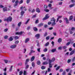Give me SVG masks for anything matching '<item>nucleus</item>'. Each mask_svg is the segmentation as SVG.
Segmentation results:
<instances>
[{
	"instance_id": "f257e3e1",
	"label": "nucleus",
	"mask_w": 75,
	"mask_h": 75,
	"mask_svg": "<svg viewBox=\"0 0 75 75\" xmlns=\"http://www.w3.org/2000/svg\"><path fill=\"white\" fill-rule=\"evenodd\" d=\"M12 19L13 18L12 17H9L6 19V21H7V22H8V21H10L11 22V21H12Z\"/></svg>"
},
{
	"instance_id": "f03ea898",
	"label": "nucleus",
	"mask_w": 75,
	"mask_h": 75,
	"mask_svg": "<svg viewBox=\"0 0 75 75\" xmlns=\"http://www.w3.org/2000/svg\"><path fill=\"white\" fill-rule=\"evenodd\" d=\"M48 14H47L46 15V17L45 18H43L42 19V20L43 21H44V20H47V19H48V18H49V16H48Z\"/></svg>"
},
{
	"instance_id": "7ed1b4c3",
	"label": "nucleus",
	"mask_w": 75,
	"mask_h": 75,
	"mask_svg": "<svg viewBox=\"0 0 75 75\" xmlns=\"http://www.w3.org/2000/svg\"><path fill=\"white\" fill-rule=\"evenodd\" d=\"M49 67L50 68H52V64H51V62L50 61H49Z\"/></svg>"
},
{
	"instance_id": "20e7f679",
	"label": "nucleus",
	"mask_w": 75,
	"mask_h": 75,
	"mask_svg": "<svg viewBox=\"0 0 75 75\" xmlns=\"http://www.w3.org/2000/svg\"><path fill=\"white\" fill-rule=\"evenodd\" d=\"M55 57H53L52 58V59L51 60L49 59V61H50V62H54V61H55Z\"/></svg>"
},
{
	"instance_id": "39448f33",
	"label": "nucleus",
	"mask_w": 75,
	"mask_h": 75,
	"mask_svg": "<svg viewBox=\"0 0 75 75\" xmlns=\"http://www.w3.org/2000/svg\"><path fill=\"white\" fill-rule=\"evenodd\" d=\"M18 0H16L15 2V4L14 5V6L15 7L16 6H17V5H18Z\"/></svg>"
},
{
	"instance_id": "423d86ee",
	"label": "nucleus",
	"mask_w": 75,
	"mask_h": 75,
	"mask_svg": "<svg viewBox=\"0 0 75 75\" xmlns=\"http://www.w3.org/2000/svg\"><path fill=\"white\" fill-rule=\"evenodd\" d=\"M40 34H37L35 36V37L37 39H38L39 38H40Z\"/></svg>"
},
{
	"instance_id": "0eeeda50",
	"label": "nucleus",
	"mask_w": 75,
	"mask_h": 75,
	"mask_svg": "<svg viewBox=\"0 0 75 75\" xmlns=\"http://www.w3.org/2000/svg\"><path fill=\"white\" fill-rule=\"evenodd\" d=\"M7 11V7H5L3 8V11L5 12V11Z\"/></svg>"
},
{
	"instance_id": "6e6552de",
	"label": "nucleus",
	"mask_w": 75,
	"mask_h": 75,
	"mask_svg": "<svg viewBox=\"0 0 75 75\" xmlns=\"http://www.w3.org/2000/svg\"><path fill=\"white\" fill-rule=\"evenodd\" d=\"M16 47H17V45H13L11 46V48H16Z\"/></svg>"
},
{
	"instance_id": "1a4fd4ad",
	"label": "nucleus",
	"mask_w": 75,
	"mask_h": 75,
	"mask_svg": "<svg viewBox=\"0 0 75 75\" xmlns=\"http://www.w3.org/2000/svg\"><path fill=\"white\" fill-rule=\"evenodd\" d=\"M23 34V32L22 31L20 32V33L18 32H16V34L17 35V34H18V35H21Z\"/></svg>"
},
{
	"instance_id": "9d476101",
	"label": "nucleus",
	"mask_w": 75,
	"mask_h": 75,
	"mask_svg": "<svg viewBox=\"0 0 75 75\" xmlns=\"http://www.w3.org/2000/svg\"><path fill=\"white\" fill-rule=\"evenodd\" d=\"M34 59H35V57L34 56H33L30 59V61L31 62H32V61H33L34 60Z\"/></svg>"
},
{
	"instance_id": "9b49d317",
	"label": "nucleus",
	"mask_w": 75,
	"mask_h": 75,
	"mask_svg": "<svg viewBox=\"0 0 75 75\" xmlns=\"http://www.w3.org/2000/svg\"><path fill=\"white\" fill-rule=\"evenodd\" d=\"M75 6V3H74L73 4L70 5L69 6V7L70 8H71V7H74V6Z\"/></svg>"
},
{
	"instance_id": "f8f14e48",
	"label": "nucleus",
	"mask_w": 75,
	"mask_h": 75,
	"mask_svg": "<svg viewBox=\"0 0 75 75\" xmlns=\"http://www.w3.org/2000/svg\"><path fill=\"white\" fill-rule=\"evenodd\" d=\"M75 52V51L72 50L70 53L69 55H72L73 54H74Z\"/></svg>"
},
{
	"instance_id": "ddd939ff",
	"label": "nucleus",
	"mask_w": 75,
	"mask_h": 75,
	"mask_svg": "<svg viewBox=\"0 0 75 75\" xmlns=\"http://www.w3.org/2000/svg\"><path fill=\"white\" fill-rule=\"evenodd\" d=\"M36 11H37V13H40V9L38 8H37L36 9Z\"/></svg>"
},
{
	"instance_id": "4468645a",
	"label": "nucleus",
	"mask_w": 75,
	"mask_h": 75,
	"mask_svg": "<svg viewBox=\"0 0 75 75\" xmlns=\"http://www.w3.org/2000/svg\"><path fill=\"white\" fill-rule=\"evenodd\" d=\"M55 19L54 18H52L51 19V21H53V22H55Z\"/></svg>"
},
{
	"instance_id": "2eb2a0df",
	"label": "nucleus",
	"mask_w": 75,
	"mask_h": 75,
	"mask_svg": "<svg viewBox=\"0 0 75 75\" xmlns=\"http://www.w3.org/2000/svg\"><path fill=\"white\" fill-rule=\"evenodd\" d=\"M55 25H56L55 22H53L52 23L51 25H52V26H55Z\"/></svg>"
},
{
	"instance_id": "dca6fc26",
	"label": "nucleus",
	"mask_w": 75,
	"mask_h": 75,
	"mask_svg": "<svg viewBox=\"0 0 75 75\" xmlns=\"http://www.w3.org/2000/svg\"><path fill=\"white\" fill-rule=\"evenodd\" d=\"M25 13V12L24 11H22L21 13V16H23V15H24V14Z\"/></svg>"
},
{
	"instance_id": "f3484780",
	"label": "nucleus",
	"mask_w": 75,
	"mask_h": 75,
	"mask_svg": "<svg viewBox=\"0 0 75 75\" xmlns=\"http://www.w3.org/2000/svg\"><path fill=\"white\" fill-rule=\"evenodd\" d=\"M32 66L33 68H35V63H34V62H32Z\"/></svg>"
},
{
	"instance_id": "a211bd4d",
	"label": "nucleus",
	"mask_w": 75,
	"mask_h": 75,
	"mask_svg": "<svg viewBox=\"0 0 75 75\" xmlns=\"http://www.w3.org/2000/svg\"><path fill=\"white\" fill-rule=\"evenodd\" d=\"M13 66H11V67H10L9 69V71L10 72H11V71H12V68H13Z\"/></svg>"
},
{
	"instance_id": "6ab92c4d",
	"label": "nucleus",
	"mask_w": 75,
	"mask_h": 75,
	"mask_svg": "<svg viewBox=\"0 0 75 75\" xmlns=\"http://www.w3.org/2000/svg\"><path fill=\"white\" fill-rule=\"evenodd\" d=\"M64 20H65L66 22V23H69V22H68V19H67V18H64Z\"/></svg>"
},
{
	"instance_id": "aec40b11",
	"label": "nucleus",
	"mask_w": 75,
	"mask_h": 75,
	"mask_svg": "<svg viewBox=\"0 0 75 75\" xmlns=\"http://www.w3.org/2000/svg\"><path fill=\"white\" fill-rule=\"evenodd\" d=\"M29 40H30V39H29V38H26L25 40V43H27V42H28V41H29Z\"/></svg>"
},
{
	"instance_id": "412c9836",
	"label": "nucleus",
	"mask_w": 75,
	"mask_h": 75,
	"mask_svg": "<svg viewBox=\"0 0 75 75\" xmlns=\"http://www.w3.org/2000/svg\"><path fill=\"white\" fill-rule=\"evenodd\" d=\"M43 23H41L38 25V27H41L43 26Z\"/></svg>"
},
{
	"instance_id": "4be33fe9",
	"label": "nucleus",
	"mask_w": 75,
	"mask_h": 75,
	"mask_svg": "<svg viewBox=\"0 0 75 75\" xmlns=\"http://www.w3.org/2000/svg\"><path fill=\"white\" fill-rule=\"evenodd\" d=\"M58 42H59V43L61 42V41H62V39H61V38H59L58 40Z\"/></svg>"
},
{
	"instance_id": "5701e85b",
	"label": "nucleus",
	"mask_w": 75,
	"mask_h": 75,
	"mask_svg": "<svg viewBox=\"0 0 75 75\" xmlns=\"http://www.w3.org/2000/svg\"><path fill=\"white\" fill-rule=\"evenodd\" d=\"M33 29L35 31H38V29H37V28L35 27H34L33 28Z\"/></svg>"
},
{
	"instance_id": "b1692460",
	"label": "nucleus",
	"mask_w": 75,
	"mask_h": 75,
	"mask_svg": "<svg viewBox=\"0 0 75 75\" xmlns=\"http://www.w3.org/2000/svg\"><path fill=\"white\" fill-rule=\"evenodd\" d=\"M37 65H40L41 64V62L40 61H38L37 62Z\"/></svg>"
},
{
	"instance_id": "393cba45",
	"label": "nucleus",
	"mask_w": 75,
	"mask_h": 75,
	"mask_svg": "<svg viewBox=\"0 0 75 75\" xmlns=\"http://www.w3.org/2000/svg\"><path fill=\"white\" fill-rule=\"evenodd\" d=\"M25 69H27L29 67V65H25Z\"/></svg>"
},
{
	"instance_id": "a878e982",
	"label": "nucleus",
	"mask_w": 75,
	"mask_h": 75,
	"mask_svg": "<svg viewBox=\"0 0 75 75\" xmlns=\"http://www.w3.org/2000/svg\"><path fill=\"white\" fill-rule=\"evenodd\" d=\"M48 63L47 62H44L43 63V65H46L48 64Z\"/></svg>"
},
{
	"instance_id": "bb28decb",
	"label": "nucleus",
	"mask_w": 75,
	"mask_h": 75,
	"mask_svg": "<svg viewBox=\"0 0 75 75\" xmlns=\"http://www.w3.org/2000/svg\"><path fill=\"white\" fill-rule=\"evenodd\" d=\"M72 18H73V16H71L69 17L70 20H72Z\"/></svg>"
},
{
	"instance_id": "cd10ccee",
	"label": "nucleus",
	"mask_w": 75,
	"mask_h": 75,
	"mask_svg": "<svg viewBox=\"0 0 75 75\" xmlns=\"http://www.w3.org/2000/svg\"><path fill=\"white\" fill-rule=\"evenodd\" d=\"M56 51V49H52L51 50V51L52 52H55Z\"/></svg>"
},
{
	"instance_id": "c85d7f7f",
	"label": "nucleus",
	"mask_w": 75,
	"mask_h": 75,
	"mask_svg": "<svg viewBox=\"0 0 75 75\" xmlns=\"http://www.w3.org/2000/svg\"><path fill=\"white\" fill-rule=\"evenodd\" d=\"M30 19H28V20L27 21L25 22V24H27L28 23V22H29V21H30Z\"/></svg>"
},
{
	"instance_id": "c756f323",
	"label": "nucleus",
	"mask_w": 75,
	"mask_h": 75,
	"mask_svg": "<svg viewBox=\"0 0 75 75\" xmlns=\"http://www.w3.org/2000/svg\"><path fill=\"white\" fill-rule=\"evenodd\" d=\"M13 39L12 38V37H11L9 38V41H13Z\"/></svg>"
},
{
	"instance_id": "7c9ffc66",
	"label": "nucleus",
	"mask_w": 75,
	"mask_h": 75,
	"mask_svg": "<svg viewBox=\"0 0 75 75\" xmlns=\"http://www.w3.org/2000/svg\"><path fill=\"white\" fill-rule=\"evenodd\" d=\"M30 1H31V0H27L26 3L27 4H28L30 3Z\"/></svg>"
},
{
	"instance_id": "2f4dec72",
	"label": "nucleus",
	"mask_w": 75,
	"mask_h": 75,
	"mask_svg": "<svg viewBox=\"0 0 75 75\" xmlns=\"http://www.w3.org/2000/svg\"><path fill=\"white\" fill-rule=\"evenodd\" d=\"M71 60L70 59H68L67 61V63H68V64H69V63H70V62H71Z\"/></svg>"
},
{
	"instance_id": "473e14b6",
	"label": "nucleus",
	"mask_w": 75,
	"mask_h": 75,
	"mask_svg": "<svg viewBox=\"0 0 75 75\" xmlns=\"http://www.w3.org/2000/svg\"><path fill=\"white\" fill-rule=\"evenodd\" d=\"M14 38L15 40H17V39H18V37L17 36H15L14 37Z\"/></svg>"
},
{
	"instance_id": "72a5a7b5",
	"label": "nucleus",
	"mask_w": 75,
	"mask_h": 75,
	"mask_svg": "<svg viewBox=\"0 0 75 75\" xmlns=\"http://www.w3.org/2000/svg\"><path fill=\"white\" fill-rule=\"evenodd\" d=\"M21 22H19L18 24V27H20V25H21Z\"/></svg>"
},
{
	"instance_id": "f704fd0d",
	"label": "nucleus",
	"mask_w": 75,
	"mask_h": 75,
	"mask_svg": "<svg viewBox=\"0 0 75 75\" xmlns=\"http://www.w3.org/2000/svg\"><path fill=\"white\" fill-rule=\"evenodd\" d=\"M49 42H47L46 43V44L45 45V47H47V46H48L49 45Z\"/></svg>"
},
{
	"instance_id": "c9c22d12",
	"label": "nucleus",
	"mask_w": 75,
	"mask_h": 75,
	"mask_svg": "<svg viewBox=\"0 0 75 75\" xmlns=\"http://www.w3.org/2000/svg\"><path fill=\"white\" fill-rule=\"evenodd\" d=\"M75 61V57H73L72 59V62H74Z\"/></svg>"
},
{
	"instance_id": "e433bc0d",
	"label": "nucleus",
	"mask_w": 75,
	"mask_h": 75,
	"mask_svg": "<svg viewBox=\"0 0 75 75\" xmlns=\"http://www.w3.org/2000/svg\"><path fill=\"white\" fill-rule=\"evenodd\" d=\"M47 35V32H45L44 34V37H46Z\"/></svg>"
},
{
	"instance_id": "4c0bfd02",
	"label": "nucleus",
	"mask_w": 75,
	"mask_h": 75,
	"mask_svg": "<svg viewBox=\"0 0 75 75\" xmlns=\"http://www.w3.org/2000/svg\"><path fill=\"white\" fill-rule=\"evenodd\" d=\"M62 74L63 75H66V72H65V71H64L63 72Z\"/></svg>"
},
{
	"instance_id": "58836bf2",
	"label": "nucleus",
	"mask_w": 75,
	"mask_h": 75,
	"mask_svg": "<svg viewBox=\"0 0 75 75\" xmlns=\"http://www.w3.org/2000/svg\"><path fill=\"white\" fill-rule=\"evenodd\" d=\"M46 39L47 40H48L50 39V36H48L46 38Z\"/></svg>"
},
{
	"instance_id": "ea45409f",
	"label": "nucleus",
	"mask_w": 75,
	"mask_h": 75,
	"mask_svg": "<svg viewBox=\"0 0 75 75\" xmlns=\"http://www.w3.org/2000/svg\"><path fill=\"white\" fill-rule=\"evenodd\" d=\"M4 61L5 62L6 64H7V62H8V60H7L4 59Z\"/></svg>"
},
{
	"instance_id": "a19ab883",
	"label": "nucleus",
	"mask_w": 75,
	"mask_h": 75,
	"mask_svg": "<svg viewBox=\"0 0 75 75\" xmlns=\"http://www.w3.org/2000/svg\"><path fill=\"white\" fill-rule=\"evenodd\" d=\"M41 68L42 69H45V67L44 66H42L41 67Z\"/></svg>"
},
{
	"instance_id": "79ce46f5",
	"label": "nucleus",
	"mask_w": 75,
	"mask_h": 75,
	"mask_svg": "<svg viewBox=\"0 0 75 75\" xmlns=\"http://www.w3.org/2000/svg\"><path fill=\"white\" fill-rule=\"evenodd\" d=\"M27 74V72H26V71H24V72H23V74L24 75H26Z\"/></svg>"
},
{
	"instance_id": "37998d69",
	"label": "nucleus",
	"mask_w": 75,
	"mask_h": 75,
	"mask_svg": "<svg viewBox=\"0 0 75 75\" xmlns=\"http://www.w3.org/2000/svg\"><path fill=\"white\" fill-rule=\"evenodd\" d=\"M71 30H72V31H75V28L74 27H72L71 29Z\"/></svg>"
},
{
	"instance_id": "c03bdc74",
	"label": "nucleus",
	"mask_w": 75,
	"mask_h": 75,
	"mask_svg": "<svg viewBox=\"0 0 75 75\" xmlns=\"http://www.w3.org/2000/svg\"><path fill=\"white\" fill-rule=\"evenodd\" d=\"M47 49L46 48H45V49L43 50L44 52H47Z\"/></svg>"
},
{
	"instance_id": "a18cd8bd",
	"label": "nucleus",
	"mask_w": 75,
	"mask_h": 75,
	"mask_svg": "<svg viewBox=\"0 0 75 75\" xmlns=\"http://www.w3.org/2000/svg\"><path fill=\"white\" fill-rule=\"evenodd\" d=\"M59 68H60V66L58 67L56 69V70L58 71V69H59Z\"/></svg>"
},
{
	"instance_id": "49530a36",
	"label": "nucleus",
	"mask_w": 75,
	"mask_h": 75,
	"mask_svg": "<svg viewBox=\"0 0 75 75\" xmlns=\"http://www.w3.org/2000/svg\"><path fill=\"white\" fill-rule=\"evenodd\" d=\"M48 72H51V69L50 68H48V69L47 71Z\"/></svg>"
},
{
	"instance_id": "de8ad7c7",
	"label": "nucleus",
	"mask_w": 75,
	"mask_h": 75,
	"mask_svg": "<svg viewBox=\"0 0 75 75\" xmlns=\"http://www.w3.org/2000/svg\"><path fill=\"white\" fill-rule=\"evenodd\" d=\"M19 42V41L18 40H17L15 42V44H17Z\"/></svg>"
},
{
	"instance_id": "09e8293b",
	"label": "nucleus",
	"mask_w": 75,
	"mask_h": 75,
	"mask_svg": "<svg viewBox=\"0 0 75 75\" xmlns=\"http://www.w3.org/2000/svg\"><path fill=\"white\" fill-rule=\"evenodd\" d=\"M44 11H46V12H49V10L48 9H44Z\"/></svg>"
},
{
	"instance_id": "8fccbe9b",
	"label": "nucleus",
	"mask_w": 75,
	"mask_h": 75,
	"mask_svg": "<svg viewBox=\"0 0 75 75\" xmlns=\"http://www.w3.org/2000/svg\"><path fill=\"white\" fill-rule=\"evenodd\" d=\"M70 43H71L70 42H69L66 44V45H67V46H68L69 45V44H70Z\"/></svg>"
},
{
	"instance_id": "3c124183",
	"label": "nucleus",
	"mask_w": 75,
	"mask_h": 75,
	"mask_svg": "<svg viewBox=\"0 0 75 75\" xmlns=\"http://www.w3.org/2000/svg\"><path fill=\"white\" fill-rule=\"evenodd\" d=\"M37 51L39 52H40V48H38Z\"/></svg>"
},
{
	"instance_id": "603ef678",
	"label": "nucleus",
	"mask_w": 75,
	"mask_h": 75,
	"mask_svg": "<svg viewBox=\"0 0 75 75\" xmlns=\"http://www.w3.org/2000/svg\"><path fill=\"white\" fill-rule=\"evenodd\" d=\"M18 66H20V65H22V63H19L18 64Z\"/></svg>"
},
{
	"instance_id": "864d4df0",
	"label": "nucleus",
	"mask_w": 75,
	"mask_h": 75,
	"mask_svg": "<svg viewBox=\"0 0 75 75\" xmlns=\"http://www.w3.org/2000/svg\"><path fill=\"white\" fill-rule=\"evenodd\" d=\"M39 22L38 20H37L36 21L35 23V24H37V23H38Z\"/></svg>"
},
{
	"instance_id": "5fc2aeb1",
	"label": "nucleus",
	"mask_w": 75,
	"mask_h": 75,
	"mask_svg": "<svg viewBox=\"0 0 75 75\" xmlns=\"http://www.w3.org/2000/svg\"><path fill=\"white\" fill-rule=\"evenodd\" d=\"M62 17V16H59L58 17V18H57L58 19H59V18H61Z\"/></svg>"
},
{
	"instance_id": "6e6d98bb",
	"label": "nucleus",
	"mask_w": 75,
	"mask_h": 75,
	"mask_svg": "<svg viewBox=\"0 0 75 75\" xmlns=\"http://www.w3.org/2000/svg\"><path fill=\"white\" fill-rule=\"evenodd\" d=\"M63 71V69H59V72H62Z\"/></svg>"
},
{
	"instance_id": "4d7b16f0",
	"label": "nucleus",
	"mask_w": 75,
	"mask_h": 75,
	"mask_svg": "<svg viewBox=\"0 0 75 75\" xmlns=\"http://www.w3.org/2000/svg\"><path fill=\"white\" fill-rule=\"evenodd\" d=\"M44 7L45 8H47L48 7V6L46 5H45L44 6Z\"/></svg>"
},
{
	"instance_id": "13d9d810",
	"label": "nucleus",
	"mask_w": 75,
	"mask_h": 75,
	"mask_svg": "<svg viewBox=\"0 0 75 75\" xmlns=\"http://www.w3.org/2000/svg\"><path fill=\"white\" fill-rule=\"evenodd\" d=\"M22 57V55L21 54H20L19 56V59H21V57Z\"/></svg>"
},
{
	"instance_id": "bf43d9fd",
	"label": "nucleus",
	"mask_w": 75,
	"mask_h": 75,
	"mask_svg": "<svg viewBox=\"0 0 75 75\" xmlns=\"http://www.w3.org/2000/svg\"><path fill=\"white\" fill-rule=\"evenodd\" d=\"M23 0H21L19 2V3L20 4H21V3H23Z\"/></svg>"
},
{
	"instance_id": "052dcab7",
	"label": "nucleus",
	"mask_w": 75,
	"mask_h": 75,
	"mask_svg": "<svg viewBox=\"0 0 75 75\" xmlns=\"http://www.w3.org/2000/svg\"><path fill=\"white\" fill-rule=\"evenodd\" d=\"M52 24V22H49L48 23V25H50Z\"/></svg>"
},
{
	"instance_id": "680f3d73",
	"label": "nucleus",
	"mask_w": 75,
	"mask_h": 75,
	"mask_svg": "<svg viewBox=\"0 0 75 75\" xmlns=\"http://www.w3.org/2000/svg\"><path fill=\"white\" fill-rule=\"evenodd\" d=\"M8 30V29L6 28L4 30V32H7Z\"/></svg>"
},
{
	"instance_id": "e2e57ef3",
	"label": "nucleus",
	"mask_w": 75,
	"mask_h": 75,
	"mask_svg": "<svg viewBox=\"0 0 75 75\" xmlns=\"http://www.w3.org/2000/svg\"><path fill=\"white\" fill-rule=\"evenodd\" d=\"M30 52L31 53H33V52H35V51H33V50H30Z\"/></svg>"
},
{
	"instance_id": "0e129e2a",
	"label": "nucleus",
	"mask_w": 75,
	"mask_h": 75,
	"mask_svg": "<svg viewBox=\"0 0 75 75\" xmlns=\"http://www.w3.org/2000/svg\"><path fill=\"white\" fill-rule=\"evenodd\" d=\"M35 9H33L31 11V13H34V12H35Z\"/></svg>"
},
{
	"instance_id": "69168bd1",
	"label": "nucleus",
	"mask_w": 75,
	"mask_h": 75,
	"mask_svg": "<svg viewBox=\"0 0 75 75\" xmlns=\"http://www.w3.org/2000/svg\"><path fill=\"white\" fill-rule=\"evenodd\" d=\"M62 2H60L59 3V5H62Z\"/></svg>"
},
{
	"instance_id": "338daca9",
	"label": "nucleus",
	"mask_w": 75,
	"mask_h": 75,
	"mask_svg": "<svg viewBox=\"0 0 75 75\" xmlns=\"http://www.w3.org/2000/svg\"><path fill=\"white\" fill-rule=\"evenodd\" d=\"M23 71H21L19 72V74L22 75V74H23Z\"/></svg>"
},
{
	"instance_id": "774afa93",
	"label": "nucleus",
	"mask_w": 75,
	"mask_h": 75,
	"mask_svg": "<svg viewBox=\"0 0 75 75\" xmlns=\"http://www.w3.org/2000/svg\"><path fill=\"white\" fill-rule=\"evenodd\" d=\"M71 1L72 3H75V0H71Z\"/></svg>"
}]
</instances>
